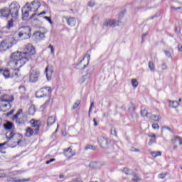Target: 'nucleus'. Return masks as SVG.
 <instances>
[{"instance_id":"f257e3e1","label":"nucleus","mask_w":182,"mask_h":182,"mask_svg":"<svg viewBox=\"0 0 182 182\" xmlns=\"http://www.w3.org/2000/svg\"><path fill=\"white\" fill-rule=\"evenodd\" d=\"M19 9H21V6L18 2L13 1L9 7H4L0 9V15L3 18H14L16 19L19 16Z\"/></svg>"},{"instance_id":"f03ea898","label":"nucleus","mask_w":182,"mask_h":182,"mask_svg":"<svg viewBox=\"0 0 182 182\" xmlns=\"http://www.w3.org/2000/svg\"><path fill=\"white\" fill-rule=\"evenodd\" d=\"M21 55L28 58L31 60H35V55H36V49L31 43L26 45L23 52H21Z\"/></svg>"},{"instance_id":"7ed1b4c3","label":"nucleus","mask_w":182,"mask_h":182,"mask_svg":"<svg viewBox=\"0 0 182 182\" xmlns=\"http://www.w3.org/2000/svg\"><path fill=\"white\" fill-rule=\"evenodd\" d=\"M18 38H22L23 39H30L32 36V28L31 26H21L18 28Z\"/></svg>"},{"instance_id":"20e7f679","label":"nucleus","mask_w":182,"mask_h":182,"mask_svg":"<svg viewBox=\"0 0 182 182\" xmlns=\"http://www.w3.org/2000/svg\"><path fill=\"white\" fill-rule=\"evenodd\" d=\"M41 6V1L38 0H34L31 3L29 2L26 3V7H27V9H28L30 12H38Z\"/></svg>"},{"instance_id":"39448f33","label":"nucleus","mask_w":182,"mask_h":182,"mask_svg":"<svg viewBox=\"0 0 182 182\" xmlns=\"http://www.w3.org/2000/svg\"><path fill=\"white\" fill-rule=\"evenodd\" d=\"M19 51H16L13 53L10 58L11 63H14V66L15 68H17L18 70H19V68L23 66L19 60Z\"/></svg>"},{"instance_id":"423d86ee","label":"nucleus","mask_w":182,"mask_h":182,"mask_svg":"<svg viewBox=\"0 0 182 182\" xmlns=\"http://www.w3.org/2000/svg\"><path fill=\"white\" fill-rule=\"evenodd\" d=\"M41 72L38 70H32L30 72L29 80L31 83H36L39 80Z\"/></svg>"},{"instance_id":"0eeeda50","label":"nucleus","mask_w":182,"mask_h":182,"mask_svg":"<svg viewBox=\"0 0 182 182\" xmlns=\"http://www.w3.org/2000/svg\"><path fill=\"white\" fill-rule=\"evenodd\" d=\"M12 42L6 39L3 40L0 43V52H6L8 49L12 48Z\"/></svg>"},{"instance_id":"6e6552de","label":"nucleus","mask_w":182,"mask_h":182,"mask_svg":"<svg viewBox=\"0 0 182 182\" xmlns=\"http://www.w3.org/2000/svg\"><path fill=\"white\" fill-rule=\"evenodd\" d=\"M98 144H100L102 149H109L110 147V142L106 139L105 137L100 136L97 138Z\"/></svg>"},{"instance_id":"1a4fd4ad","label":"nucleus","mask_w":182,"mask_h":182,"mask_svg":"<svg viewBox=\"0 0 182 182\" xmlns=\"http://www.w3.org/2000/svg\"><path fill=\"white\" fill-rule=\"evenodd\" d=\"M14 139H16V141L14 142V145L9 144V146L14 148L19 146L21 143H23V141L22 139H23V135L21 133L16 132V135L14 136Z\"/></svg>"},{"instance_id":"9d476101","label":"nucleus","mask_w":182,"mask_h":182,"mask_svg":"<svg viewBox=\"0 0 182 182\" xmlns=\"http://www.w3.org/2000/svg\"><path fill=\"white\" fill-rule=\"evenodd\" d=\"M28 9V7H26V4H25L24 6H23L22 9H21V19L22 21H28V18H29V12H31V11L29 10H26Z\"/></svg>"},{"instance_id":"9b49d317","label":"nucleus","mask_w":182,"mask_h":182,"mask_svg":"<svg viewBox=\"0 0 182 182\" xmlns=\"http://www.w3.org/2000/svg\"><path fill=\"white\" fill-rule=\"evenodd\" d=\"M48 97V92L45 91V88L42 87L36 92V97L41 99L42 97Z\"/></svg>"},{"instance_id":"f8f14e48","label":"nucleus","mask_w":182,"mask_h":182,"mask_svg":"<svg viewBox=\"0 0 182 182\" xmlns=\"http://www.w3.org/2000/svg\"><path fill=\"white\" fill-rule=\"evenodd\" d=\"M119 25V22L116 20H106L104 23V26H110L111 28H114Z\"/></svg>"},{"instance_id":"ddd939ff","label":"nucleus","mask_w":182,"mask_h":182,"mask_svg":"<svg viewBox=\"0 0 182 182\" xmlns=\"http://www.w3.org/2000/svg\"><path fill=\"white\" fill-rule=\"evenodd\" d=\"M8 100L6 99H0V107L6 108L7 110H9L11 109V103L7 102Z\"/></svg>"},{"instance_id":"4468645a","label":"nucleus","mask_w":182,"mask_h":182,"mask_svg":"<svg viewBox=\"0 0 182 182\" xmlns=\"http://www.w3.org/2000/svg\"><path fill=\"white\" fill-rule=\"evenodd\" d=\"M46 76L47 77V80H52V75L53 74V69L52 68H49L47 66L45 69Z\"/></svg>"},{"instance_id":"2eb2a0df","label":"nucleus","mask_w":182,"mask_h":182,"mask_svg":"<svg viewBox=\"0 0 182 182\" xmlns=\"http://www.w3.org/2000/svg\"><path fill=\"white\" fill-rule=\"evenodd\" d=\"M63 18L65 19L68 25L69 26H76V18L75 17H66L63 16Z\"/></svg>"},{"instance_id":"dca6fc26","label":"nucleus","mask_w":182,"mask_h":182,"mask_svg":"<svg viewBox=\"0 0 182 182\" xmlns=\"http://www.w3.org/2000/svg\"><path fill=\"white\" fill-rule=\"evenodd\" d=\"M19 58H18V60H20V63H21V65H25V63H26V62H29V60H31V58H28V57H26V55H23L21 52H19Z\"/></svg>"},{"instance_id":"f3484780","label":"nucleus","mask_w":182,"mask_h":182,"mask_svg":"<svg viewBox=\"0 0 182 182\" xmlns=\"http://www.w3.org/2000/svg\"><path fill=\"white\" fill-rule=\"evenodd\" d=\"M16 134V133H15V132H14V131H8L6 133V138L7 139V140L11 141V140H12V139H14V137Z\"/></svg>"},{"instance_id":"a211bd4d","label":"nucleus","mask_w":182,"mask_h":182,"mask_svg":"<svg viewBox=\"0 0 182 182\" xmlns=\"http://www.w3.org/2000/svg\"><path fill=\"white\" fill-rule=\"evenodd\" d=\"M148 119H149V120H154V122H160V120H161V117L154 115L151 113L149 114V117H148Z\"/></svg>"},{"instance_id":"6ab92c4d","label":"nucleus","mask_w":182,"mask_h":182,"mask_svg":"<svg viewBox=\"0 0 182 182\" xmlns=\"http://www.w3.org/2000/svg\"><path fill=\"white\" fill-rule=\"evenodd\" d=\"M63 151L66 157H68V153L70 154L68 157H73V156H75V153H72V146H70L68 149H64Z\"/></svg>"},{"instance_id":"aec40b11","label":"nucleus","mask_w":182,"mask_h":182,"mask_svg":"<svg viewBox=\"0 0 182 182\" xmlns=\"http://www.w3.org/2000/svg\"><path fill=\"white\" fill-rule=\"evenodd\" d=\"M94 72H95V67L93 66L89 67L85 74L86 75H87L88 79H90V77H92V75L93 74Z\"/></svg>"},{"instance_id":"412c9836","label":"nucleus","mask_w":182,"mask_h":182,"mask_svg":"<svg viewBox=\"0 0 182 182\" xmlns=\"http://www.w3.org/2000/svg\"><path fill=\"white\" fill-rule=\"evenodd\" d=\"M150 114L151 113H149L147 112V109H146V108H143V107H141V116L142 117H146L147 119H149Z\"/></svg>"},{"instance_id":"4be33fe9","label":"nucleus","mask_w":182,"mask_h":182,"mask_svg":"<svg viewBox=\"0 0 182 182\" xmlns=\"http://www.w3.org/2000/svg\"><path fill=\"white\" fill-rule=\"evenodd\" d=\"M0 99H6L7 101V103H11V102H14V96H9L8 95H4L3 96H1Z\"/></svg>"},{"instance_id":"5701e85b","label":"nucleus","mask_w":182,"mask_h":182,"mask_svg":"<svg viewBox=\"0 0 182 182\" xmlns=\"http://www.w3.org/2000/svg\"><path fill=\"white\" fill-rule=\"evenodd\" d=\"M4 127L5 130H12L14 129V123L8 122L6 124H4Z\"/></svg>"},{"instance_id":"b1692460","label":"nucleus","mask_w":182,"mask_h":182,"mask_svg":"<svg viewBox=\"0 0 182 182\" xmlns=\"http://www.w3.org/2000/svg\"><path fill=\"white\" fill-rule=\"evenodd\" d=\"M36 112V109L35 108V105H31L28 108V113L30 116H33L35 112Z\"/></svg>"},{"instance_id":"393cba45","label":"nucleus","mask_w":182,"mask_h":182,"mask_svg":"<svg viewBox=\"0 0 182 182\" xmlns=\"http://www.w3.org/2000/svg\"><path fill=\"white\" fill-rule=\"evenodd\" d=\"M180 105V103L177 101H169V107L172 109H177L178 106Z\"/></svg>"},{"instance_id":"a878e982","label":"nucleus","mask_w":182,"mask_h":182,"mask_svg":"<svg viewBox=\"0 0 182 182\" xmlns=\"http://www.w3.org/2000/svg\"><path fill=\"white\" fill-rule=\"evenodd\" d=\"M55 122L56 119L53 116L48 117L47 119V126H52V124H55Z\"/></svg>"},{"instance_id":"bb28decb","label":"nucleus","mask_w":182,"mask_h":182,"mask_svg":"<svg viewBox=\"0 0 182 182\" xmlns=\"http://www.w3.org/2000/svg\"><path fill=\"white\" fill-rule=\"evenodd\" d=\"M148 137H151L149 141L148 142L149 146H152L153 143H156V134L148 135Z\"/></svg>"},{"instance_id":"cd10ccee","label":"nucleus","mask_w":182,"mask_h":182,"mask_svg":"<svg viewBox=\"0 0 182 182\" xmlns=\"http://www.w3.org/2000/svg\"><path fill=\"white\" fill-rule=\"evenodd\" d=\"M33 135V129L31 127H27L25 136L26 137H31V136Z\"/></svg>"},{"instance_id":"c85d7f7f","label":"nucleus","mask_w":182,"mask_h":182,"mask_svg":"<svg viewBox=\"0 0 182 182\" xmlns=\"http://www.w3.org/2000/svg\"><path fill=\"white\" fill-rule=\"evenodd\" d=\"M33 36H36L38 39H43L45 38V33L41 31H36L33 33Z\"/></svg>"},{"instance_id":"c756f323","label":"nucleus","mask_w":182,"mask_h":182,"mask_svg":"<svg viewBox=\"0 0 182 182\" xmlns=\"http://www.w3.org/2000/svg\"><path fill=\"white\" fill-rule=\"evenodd\" d=\"M177 142L179 143V146H181L182 139L179 136H176L174 137L173 139H172V143H173L174 144H176V143H177Z\"/></svg>"},{"instance_id":"7c9ffc66","label":"nucleus","mask_w":182,"mask_h":182,"mask_svg":"<svg viewBox=\"0 0 182 182\" xmlns=\"http://www.w3.org/2000/svg\"><path fill=\"white\" fill-rule=\"evenodd\" d=\"M124 14H126V10H124L122 11H121L119 15H118V23H122V19H123V18H124Z\"/></svg>"},{"instance_id":"2f4dec72","label":"nucleus","mask_w":182,"mask_h":182,"mask_svg":"<svg viewBox=\"0 0 182 182\" xmlns=\"http://www.w3.org/2000/svg\"><path fill=\"white\" fill-rule=\"evenodd\" d=\"M85 58H87V63L86 65H84L82 68H77V69H80V70H84V69H86V68H87V65H89V62H90V54H85Z\"/></svg>"},{"instance_id":"473e14b6","label":"nucleus","mask_w":182,"mask_h":182,"mask_svg":"<svg viewBox=\"0 0 182 182\" xmlns=\"http://www.w3.org/2000/svg\"><path fill=\"white\" fill-rule=\"evenodd\" d=\"M3 76L5 77V79H9V77H11V73H9V70L4 69Z\"/></svg>"},{"instance_id":"72a5a7b5","label":"nucleus","mask_w":182,"mask_h":182,"mask_svg":"<svg viewBox=\"0 0 182 182\" xmlns=\"http://www.w3.org/2000/svg\"><path fill=\"white\" fill-rule=\"evenodd\" d=\"M129 112H136V105L133 103V102H130V106L128 108Z\"/></svg>"},{"instance_id":"f704fd0d","label":"nucleus","mask_w":182,"mask_h":182,"mask_svg":"<svg viewBox=\"0 0 182 182\" xmlns=\"http://www.w3.org/2000/svg\"><path fill=\"white\" fill-rule=\"evenodd\" d=\"M150 154L151 156H152V157H154L156 159V157H159V156H161V151H151Z\"/></svg>"},{"instance_id":"c9c22d12","label":"nucleus","mask_w":182,"mask_h":182,"mask_svg":"<svg viewBox=\"0 0 182 182\" xmlns=\"http://www.w3.org/2000/svg\"><path fill=\"white\" fill-rule=\"evenodd\" d=\"M43 89H44V91L47 92V96L48 95H50L52 93V88L50 87H43Z\"/></svg>"},{"instance_id":"e433bc0d","label":"nucleus","mask_w":182,"mask_h":182,"mask_svg":"<svg viewBox=\"0 0 182 182\" xmlns=\"http://www.w3.org/2000/svg\"><path fill=\"white\" fill-rule=\"evenodd\" d=\"M85 150H96V146L91 144H87L85 146Z\"/></svg>"},{"instance_id":"4c0bfd02","label":"nucleus","mask_w":182,"mask_h":182,"mask_svg":"<svg viewBox=\"0 0 182 182\" xmlns=\"http://www.w3.org/2000/svg\"><path fill=\"white\" fill-rule=\"evenodd\" d=\"M87 79H89L87 77V75H82V77L79 80V83H80V85H82V83L84 82H86Z\"/></svg>"},{"instance_id":"58836bf2","label":"nucleus","mask_w":182,"mask_h":182,"mask_svg":"<svg viewBox=\"0 0 182 182\" xmlns=\"http://www.w3.org/2000/svg\"><path fill=\"white\" fill-rule=\"evenodd\" d=\"M131 83H132L133 87H137V86H139V82L136 79H132L131 80Z\"/></svg>"},{"instance_id":"ea45409f","label":"nucleus","mask_w":182,"mask_h":182,"mask_svg":"<svg viewBox=\"0 0 182 182\" xmlns=\"http://www.w3.org/2000/svg\"><path fill=\"white\" fill-rule=\"evenodd\" d=\"M10 77H12V79H16V77H18V72H16V69H15L12 74L10 75Z\"/></svg>"},{"instance_id":"a19ab883","label":"nucleus","mask_w":182,"mask_h":182,"mask_svg":"<svg viewBox=\"0 0 182 182\" xmlns=\"http://www.w3.org/2000/svg\"><path fill=\"white\" fill-rule=\"evenodd\" d=\"M14 26V20H9L7 23L6 29H9L10 28H12Z\"/></svg>"},{"instance_id":"79ce46f5","label":"nucleus","mask_w":182,"mask_h":182,"mask_svg":"<svg viewBox=\"0 0 182 182\" xmlns=\"http://www.w3.org/2000/svg\"><path fill=\"white\" fill-rule=\"evenodd\" d=\"M79 105H80V100H77L75 103L74 104V105L73 106V110H75V109H77Z\"/></svg>"},{"instance_id":"37998d69","label":"nucleus","mask_w":182,"mask_h":182,"mask_svg":"<svg viewBox=\"0 0 182 182\" xmlns=\"http://www.w3.org/2000/svg\"><path fill=\"white\" fill-rule=\"evenodd\" d=\"M149 68L151 72H154V63L153 62L151 61L149 63Z\"/></svg>"},{"instance_id":"c03bdc74","label":"nucleus","mask_w":182,"mask_h":182,"mask_svg":"<svg viewBox=\"0 0 182 182\" xmlns=\"http://www.w3.org/2000/svg\"><path fill=\"white\" fill-rule=\"evenodd\" d=\"M31 126L32 127H41V124H39L38 121H33V122L31 123Z\"/></svg>"},{"instance_id":"a18cd8bd","label":"nucleus","mask_w":182,"mask_h":182,"mask_svg":"<svg viewBox=\"0 0 182 182\" xmlns=\"http://www.w3.org/2000/svg\"><path fill=\"white\" fill-rule=\"evenodd\" d=\"M43 18L46 19L50 25H53V21H52V18H50V17H48V16H43Z\"/></svg>"},{"instance_id":"49530a36","label":"nucleus","mask_w":182,"mask_h":182,"mask_svg":"<svg viewBox=\"0 0 182 182\" xmlns=\"http://www.w3.org/2000/svg\"><path fill=\"white\" fill-rule=\"evenodd\" d=\"M93 106H95V102H91L90 107L88 112V117H90V112H92V109H93Z\"/></svg>"},{"instance_id":"de8ad7c7","label":"nucleus","mask_w":182,"mask_h":182,"mask_svg":"<svg viewBox=\"0 0 182 182\" xmlns=\"http://www.w3.org/2000/svg\"><path fill=\"white\" fill-rule=\"evenodd\" d=\"M130 114H131V117L132 119H136L137 117V114H136V111H134V112H129Z\"/></svg>"},{"instance_id":"09e8293b","label":"nucleus","mask_w":182,"mask_h":182,"mask_svg":"<svg viewBox=\"0 0 182 182\" xmlns=\"http://www.w3.org/2000/svg\"><path fill=\"white\" fill-rule=\"evenodd\" d=\"M48 48L50 49V53L52 55H53V53H55V48H53V46H52L51 44H50L48 46Z\"/></svg>"},{"instance_id":"8fccbe9b","label":"nucleus","mask_w":182,"mask_h":182,"mask_svg":"<svg viewBox=\"0 0 182 182\" xmlns=\"http://www.w3.org/2000/svg\"><path fill=\"white\" fill-rule=\"evenodd\" d=\"M123 172L127 174V176H129V174H130V169L128 168H124Z\"/></svg>"},{"instance_id":"3c124183","label":"nucleus","mask_w":182,"mask_h":182,"mask_svg":"<svg viewBox=\"0 0 182 182\" xmlns=\"http://www.w3.org/2000/svg\"><path fill=\"white\" fill-rule=\"evenodd\" d=\"M6 149V148H5V146H1L0 149V153H1V154H6V151H5Z\"/></svg>"},{"instance_id":"603ef678","label":"nucleus","mask_w":182,"mask_h":182,"mask_svg":"<svg viewBox=\"0 0 182 182\" xmlns=\"http://www.w3.org/2000/svg\"><path fill=\"white\" fill-rule=\"evenodd\" d=\"M152 128L154 130H159V129H160V127L159 126V124H152Z\"/></svg>"},{"instance_id":"864d4df0","label":"nucleus","mask_w":182,"mask_h":182,"mask_svg":"<svg viewBox=\"0 0 182 182\" xmlns=\"http://www.w3.org/2000/svg\"><path fill=\"white\" fill-rule=\"evenodd\" d=\"M55 160L56 159L55 158L50 159V160L46 161V164H50V163H53V161H55Z\"/></svg>"},{"instance_id":"5fc2aeb1","label":"nucleus","mask_w":182,"mask_h":182,"mask_svg":"<svg viewBox=\"0 0 182 182\" xmlns=\"http://www.w3.org/2000/svg\"><path fill=\"white\" fill-rule=\"evenodd\" d=\"M40 127H36V129H34V132H35L34 134H35L36 136H38V134H39V129H40Z\"/></svg>"},{"instance_id":"6e6d98bb","label":"nucleus","mask_w":182,"mask_h":182,"mask_svg":"<svg viewBox=\"0 0 182 182\" xmlns=\"http://www.w3.org/2000/svg\"><path fill=\"white\" fill-rule=\"evenodd\" d=\"M161 68L162 70H166V69H167V64H166L165 63H162Z\"/></svg>"},{"instance_id":"4d7b16f0","label":"nucleus","mask_w":182,"mask_h":182,"mask_svg":"<svg viewBox=\"0 0 182 182\" xmlns=\"http://www.w3.org/2000/svg\"><path fill=\"white\" fill-rule=\"evenodd\" d=\"M29 178L27 179H23V180H21V179H17V180H14V182H25V181H29Z\"/></svg>"},{"instance_id":"13d9d810","label":"nucleus","mask_w":182,"mask_h":182,"mask_svg":"<svg viewBox=\"0 0 182 182\" xmlns=\"http://www.w3.org/2000/svg\"><path fill=\"white\" fill-rule=\"evenodd\" d=\"M14 112H15V109H11L10 112H9L6 113V116H7V117L11 116V115L14 114Z\"/></svg>"},{"instance_id":"bf43d9fd","label":"nucleus","mask_w":182,"mask_h":182,"mask_svg":"<svg viewBox=\"0 0 182 182\" xmlns=\"http://www.w3.org/2000/svg\"><path fill=\"white\" fill-rule=\"evenodd\" d=\"M164 53H165L166 56H167V58H171V53H169V51L165 50Z\"/></svg>"},{"instance_id":"052dcab7","label":"nucleus","mask_w":182,"mask_h":182,"mask_svg":"<svg viewBox=\"0 0 182 182\" xmlns=\"http://www.w3.org/2000/svg\"><path fill=\"white\" fill-rule=\"evenodd\" d=\"M88 6H90V8H93V6H95V1H89L88 2Z\"/></svg>"},{"instance_id":"680f3d73","label":"nucleus","mask_w":182,"mask_h":182,"mask_svg":"<svg viewBox=\"0 0 182 182\" xmlns=\"http://www.w3.org/2000/svg\"><path fill=\"white\" fill-rule=\"evenodd\" d=\"M36 15L38 16V14H36V12L33 13L28 18L29 21L35 18V16H36Z\"/></svg>"},{"instance_id":"e2e57ef3","label":"nucleus","mask_w":182,"mask_h":182,"mask_svg":"<svg viewBox=\"0 0 182 182\" xmlns=\"http://www.w3.org/2000/svg\"><path fill=\"white\" fill-rule=\"evenodd\" d=\"M162 129H166V130H168V132H171V133H173V130L169 127L164 126Z\"/></svg>"},{"instance_id":"0e129e2a","label":"nucleus","mask_w":182,"mask_h":182,"mask_svg":"<svg viewBox=\"0 0 182 182\" xmlns=\"http://www.w3.org/2000/svg\"><path fill=\"white\" fill-rule=\"evenodd\" d=\"M111 134H113L114 136H117V134H116V129L115 128H112L111 129Z\"/></svg>"},{"instance_id":"69168bd1","label":"nucleus","mask_w":182,"mask_h":182,"mask_svg":"<svg viewBox=\"0 0 182 182\" xmlns=\"http://www.w3.org/2000/svg\"><path fill=\"white\" fill-rule=\"evenodd\" d=\"M166 173H160V174L159 175V178L164 179V178H166Z\"/></svg>"},{"instance_id":"338daca9","label":"nucleus","mask_w":182,"mask_h":182,"mask_svg":"<svg viewBox=\"0 0 182 182\" xmlns=\"http://www.w3.org/2000/svg\"><path fill=\"white\" fill-rule=\"evenodd\" d=\"M171 9H174L175 11H178L181 9V7H174V6H171Z\"/></svg>"},{"instance_id":"774afa93","label":"nucleus","mask_w":182,"mask_h":182,"mask_svg":"<svg viewBox=\"0 0 182 182\" xmlns=\"http://www.w3.org/2000/svg\"><path fill=\"white\" fill-rule=\"evenodd\" d=\"M18 116H19V115L17 114H14V115L13 116V117H12V120H16V119H18Z\"/></svg>"}]
</instances>
